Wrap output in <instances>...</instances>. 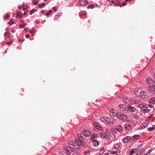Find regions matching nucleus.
Segmentation results:
<instances>
[{"label":"nucleus","instance_id":"nucleus-1","mask_svg":"<svg viewBox=\"0 0 155 155\" xmlns=\"http://www.w3.org/2000/svg\"><path fill=\"white\" fill-rule=\"evenodd\" d=\"M76 140V142L71 141L70 142L68 147L67 148L65 152L67 155H69L74 149L78 148V146L83 145L84 144L83 141L80 139H77Z\"/></svg>","mask_w":155,"mask_h":155},{"label":"nucleus","instance_id":"nucleus-2","mask_svg":"<svg viewBox=\"0 0 155 155\" xmlns=\"http://www.w3.org/2000/svg\"><path fill=\"white\" fill-rule=\"evenodd\" d=\"M147 84H149V83H150L152 85H149V91L153 94L155 93V81H154L152 80L151 79H147Z\"/></svg>","mask_w":155,"mask_h":155},{"label":"nucleus","instance_id":"nucleus-3","mask_svg":"<svg viewBox=\"0 0 155 155\" xmlns=\"http://www.w3.org/2000/svg\"><path fill=\"white\" fill-rule=\"evenodd\" d=\"M100 120L106 124H111V120L110 119L106 117H101L100 119Z\"/></svg>","mask_w":155,"mask_h":155},{"label":"nucleus","instance_id":"nucleus-4","mask_svg":"<svg viewBox=\"0 0 155 155\" xmlns=\"http://www.w3.org/2000/svg\"><path fill=\"white\" fill-rule=\"evenodd\" d=\"M112 115L114 116H116L118 119L120 120H125L126 118L125 115L122 114L120 113L116 114H115V115L113 114H112Z\"/></svg>","mask_w":155,"mask_h":155},{"label":"nucleus","instance_id":"nucleus-5","mask_svg":"<svg viewBox=\"0 0 155 155\" xmlns=\"http://www.w3.org/2000/svg\"><path fill=\"white\" fill-rule=\"evenodd\" d=\"M101 137L103 139H107L109 138L108 135L105 132H102L100 134Z\"/></svg>","mask_w":155,"mask_h":155},{"label":"nucleus","instance_id":"nucleus-6","mask_svg":"<svg viewBox=\"0 0 155 155\" xmlns=\"http://www.w3.org/2000/svg\"><path fill=\"white\" fill-rule=\"evenodd\" d=\"M115 130L117 132L121 133L123 131L122 126L121 125H118L116 127Z\"/></svg>","mask_w":155,"mask_h":155},{"label":"nucleus","instance_id":"nucleus-7","mask_svg":"<svg viewBox=\"0 0 155 155\" xmlns=\"http://www.w3.org/2000/svg\"><path fill=\"white\" fill-rule=\"evenodd\" d=\"M133 139H131V138L129 136H127L123 138L122 140L125 143H127L130 140H133Z\"/></svg>","mask_w":155,"mask_h":155},{"label":"nucleus","instance_id":"nucleus-8","mask_svg":"<svg viewBox=\"0 0 155 155\" xmlns=\"http://www.w3.org/2000/svg\"><path fill=\"white\" fill-rule=\"evenodd\" d=\"M81 6H84L87 4V1L86 0H81L79 2Z\"/></svg>","mask_w":155,"mask_h":155},{"label":"nucleus","instance_id":"nucleus-9","mask_svg":"<svg viewBox=\"0 0 155 155\" xmlns=\"http://www.w3.org/2000/svg\"><path fill=\"white\" fill-rule=\"evenodd\" d=\"M93 125L97 130H102V127L100 125H99L96 122H94L93 123Z\"/></svg>","mask_w":155,"mask_h":155},{"label":"nucleus","instance_id":"nucleus-10","mask_svg":"<svg viewBox=\"0 0 155 155\" xmlns=\"http://www.w3.org/2000/svg\"><path fill=\"white\" fill-rule=\"evenodd\" d=\"M83 135L85 137H89L91 134L90 132L88 130H85L83 132Z\"/></svg>","mask_w":155,"mask_h":155},{"label":"nucleus","instance_id":"nucleus-11","mask_svg":"<svg viewBox=\"0 0 155 155\" xmlns=\"http://www.w3.org/2000/svg\"><path fill=\"white\" fill-rule=\"evenodd\" d=\"M127 109L131 112H134L136 110V109L135 107H133L131 106H129L127 107Z\"/></svg>","mask_w":155,"mask_h":155},{"label":"nucleus","instance_id":"nucleus-12","mask_svg":"<svg viewBox=\"0 0 155 155\" xmlns=\"http://www.w3.org/2000/svg\"><path fill=\"white\" fill-rule=\"evenodd\" d=\"M136 91H135V94L137 96H142L144 94V92L143 91H141L140 90H139L138 93H137V92L136 93Z\"/></svg>","mask_w":155,"mask_h":155},{"label":"nucleus","instance_id":"nucleus-13","mask_svg":"<svg viewBox=\"0 0 155 155\" xmlns=\"http://www.w3.org/2000/svg\"><path fill=\"white\" fill-rule=\"evenodd\" d=\"M148 103L152 104H155V97H153L149 101Z\"/></svg>","mask_w":155,"mask_h":155},{"label":"nucleus","instance_id":"nucleus-14","mask_svg":"<svg viewBox=\"0 0 155 155\" xmlns=\"http://www.w3.org/2000/svg\"><path fill=\"white\" fill-rule=\"evenodd\" d=\"M123 101L124 103L129 104L130 98L124 97L123 99Z\"/></svg>","mask_w":155,"mask_h":155},{"label":"nucleus","instance_id":"nucleus-15","mask_svg":"<svg viewBox=\"0 0 155 155\" xmlns=\"http://www.w3.org/2000/svg\"><path fill=\"white\" fill-rule=\"evenodd\" d=\"M124 128L125 130H129L130 128V125L127 124H125L124 125Z\"/></svg>","mask_w":155,"mask_h":155},{"label":"nucleus","instance_id":"nucleus-16","mask_svg":"<svg viewBox=\"0 0 155 155\" xmlns=\"http://www.w3.org/2000/svg\"><path fill=\"white\" fill-rule=\"evenodd\" d=\"M130 101L129 104L134 105L136 104V101L130 98Z\"/></svg>","mask_w":155,"mask_h":155},{"label":"nucleus","instance_id":"nucleus-17","mask_svg":"<svg viewBox=\"0 0 155 155\" xmlns=\"http://www.w3.org/2000/svg\"><path fill=\"white\" fill-rule=\"evenodd\" d=\"M92 142L93 145L95 147H97L99 144L98 142L96 140H93Z\"/></svg>","mask_w":155,"mask_h":155},{"label":"nucleus","instance_id":"nucleus-18","mask_svg":"<svg viewBox=\"0 0 155 155\" xmlns=\"http://www.w3.org/2000/svg\"><path fill=\"white\" fill-rule=\"evenodd\" d=\"M120 146V144L119 143H115L114 145V148L115 149H118Z\"/></svg>","mask_w":155,"mask_h":155},{"label":"nucleus","instance_id":"nucleus-19","mask_svg":"<svg viewBox=\"0 0 155 155\" xmlns=\"http://www.w3.org/2000/svg\"><path fill=\"white\" fill-rule=\"evenodd\" d=\"M138 107L141 109H143L144 108H146V106L144 105L141 104H139L138 106Z\"/></svg>","mask_w":155,"mask_h":155},{"label":"nucleus","instance_id":"nucleus-20","mask_svg":"<svg viewBox=\"0 0 155 155\" xmlns=\"http://www.w3.org/2000/svg\"><path fill=\"white\" fill-rule=\"evenodd\" d=\"M155 129V125L153 126L152 127L148 128L147 130L148 131H152Z\"/></svg>","mask_w":155,"mask_h":155},{"label":"nucleus","instance_id":"nucleus-21","mask_svg":"<svg viewBox=\"0 0 155 155\" xmlns=\"http://www.w3.org/2000/svg\"><path fill=\"white\" fill-rule=\"evenodd\" d=\"M90 154V151L89 150H87L84 152V154L85 155H89Z\"/></svg>","mask_w":155,"mask_h":155},{"label":"nucleus","instance_id":"nucleus-22","mask_svg":"<svg viewBox=\"0 0 155 155\" xmlns=\"http://www.w3.org/2000/svg\"><path fill=\"white\" fill-rule=\"evenodd\" d=\"M4 36H6L8 38H9L10 35H11V34L9 32H5L4 34Z\"/></svg>","mask_w":155,"mask_h":155},{"label":"nucleus","instance_id":"nucleus-23","mask_svg":"<svg viewBox=\"0 0 155 155\" xmlns=\"http://www.w3.org/2000/svg\"><path fill=\"white\" fill-rule=\"evenodd\" d=\"M139 137L140 136L139 135L136 134L133 136L132 138L134 139H139Z\"/></svg>","mask_w":155,"mask_h":155},{"label":"nucleus","instance_id":"nucleus-24","mask_svg":"<svg viewBox=\"0 0 155 155\" xmlns=\"http://www.w3.org/2000/svg\"><path fill=\"white\" fill-rule=\"evenodd\" d=\"M45 5L44 3H43L42 4H39L38 5V6L39 8H42L45 6Z\"/></svg>","mask_w":155,"mask_h":155},{"label":"nucleus","instance_id":"nucleus-25","mask_svg":"<svg viewBox=\"0 0 155 155\" xmlns=\"http://www.w3.org/2000/svg\"><path fill=\"white\" fill-rule=\"evenodd\" d=\"M37 11V10L36 9H32L31 10L30 12V15H31L33 13H34L35 12H36Z\"/></svg>","mask_w":155,"mask_h":155},{"label":"nucleus","instance_id":"nucleus-26","mask_svg":"<svg viewBox=\"0 0 155 155\" xmlns=\"http://www.w3.org/2000/svg\"><path fill=\"white\" fill-rule=\"evenodd\" d=\"M97 137V136L95 135L94 134H92L91 137V140H95L94 139L95 138Z\"/></svg>","mask_w":155,"mask_h":155},{"label":"nucleus","instance_id":"nucleus-27","mask_svg":"<svg viewBox=\"0 0 155 155\" xmlns=\"http://www.w3.org/2000/svg\"><path fill=\"white\" fill-rule=\"evenodd\" d=\"M143 109L144 113H147L149 111V109L146 106V108H144Z\"/></svg>","mask_w":155,"mask_h":155},{"label":"nucleus","instance_id":"nucleus-28","mask_svg":"<svg viewBox=\"0 0 155 155\" xmlns=\"http://www.w3.org/2000/svg\"><path fill=\"white\" fill-rule=\"evenodd\" d=\"M149 123H145V125H143V127H142V129H144L147 127L149 125Z\"/></svg>","mask_w":155,"mask_h":155},{"label":"nucleus","instance_id":"nucleus-29","mask_svg":"<svg viewBox=\"0 0 155 155\" xmlns=\"http://www.w3.org/2000/svg\"><path fill=\"white\" fill-rule=\"evenodd\" d=\"M134 149H132L130 151L129 153L130 155H132L134 153Z\"/></svg>","mask_w":155,"mask_h":155},{"label":"nucleus","instance_id":"nucleus-30","mask_svg":"<svg viewBox=\"0 0 155 155\" xmlns=\"http://www.w3.org/2000/svg\"><path fill=\"white\" fill-rule=\"evenodd\" d=\"M123 107V105L121 104H120L118 106V108L119 109L121 110Z\"/></svg>","mask_w":155,"mask_h":155},{"label":"nucleus","instance_id":"nucleus-31","mask_svg":"<svg viewBox=\"0 0 155 155\" xmlns=\"http://www.w3.org/2000/svg\"><path fill=\"white\" fill-rule=\"evenodd\" d=\"M38 0H34L32 1L33 4L34 5H36L38 3Z\"/></svg>","mask_w":155,"mask_h":155},{"label":"nucleus","instance_id":"nucleus-32","mask_svg":"<svg viewBox=\"0 0 155 155\" xmlns=\"http://www.w3.org/2000/svg\"><path fill=\"white\" fill-rule=\"evenodd\" d=\"M117 151H111V153L112 154H116L117 155H118L117 153Z\"/></svg>","mask_w":155,"mask_h":155},{"label":"nucleus","instance_id":"nucleus-33","mask_svg":"<svg viewBox=\"0 0 155 155\" xmlns=\"http://www.w3.org/2000/svg\"><path fill=\"white\" fill-rule=\"evenodd\" d=\"M29 31L31 33H32L35 32V30L33 28H32L30 30H29Z\"/></svg>","mask_w":155,"mask_h":155},{"label":"nucleus","instance_id":"nucleus-34","mask_svg":"<svg viewBox=\"0 0 155 155\" xmlns=\"http://www.w3.org/2000/svg\"><path fill=\"white\" fill-rule=\"evenodd\" d=\"M8 23L10 25H11L14 23L13 21H12V19H11L10 21L8 22Z\"/></svg>","mask_w":155,"mask_h":155},{"label":"nucleus","instance_id":"nucleus-35","mask_svg":"<svg viewBox=\"0 0 155 155\" xmlns=\"http://www.w3.org/2000/svg\"><path fill=\"white\" fill-rule=\"evenodd\" d=\"M94 8V6L93 5H88V6H87V8L88 9H89V8H92V9Z\"/></svg>","mask_w":155,"mask_h":155},{"label":"nucleus","instance_id":"nucleus-36","mask_svg":"<svg viewBox=\"0 0 155 155\" xmlns=\"http://www.w3.org/2000/svg\"><path fill=\"white\" fill-rule=\"evenodd\" d=\"M26 25L25 23H23L22 25L21 24H20L19 25V27H20L24 28Z\"/></svg>","mask_w":155,"mask_h":155},{"label":"nucleus","instance_id":"nucleus-37","mask_svg":"<svg viewBox=\"0 0 155 155\" xmlns=\"http://www.w3.org/2000/svg\"><path fill=\"white\" fill-rule=\"evenodd\" d=\"M16 14L17 17H20V18L21 17V16L20 15V13L19 12H17Z\"/></svg>","mask_w":155,"mask_h":155},{"label":"nucleus","instance_id":"nucleus-38","mask_svg":"<svg viewBox=\"0 0 155 155\" xmlns=\"http://www.w3.org/2000/svg\"><path fill=\"white\" fill-rule=\"evenodd\" d=\"M152 150H151V149L150 150H149L147 152V153L144 154V155H147L148 154L152 152Z\"/></svg>","mask_w":155,"mask_h":155},{"label":"nucleus","instance_id":"nucleus-39","mask_svg":"<svg viewBox=\"0 0 155 155\" xmlns=\"http://www.w3.org/2000/svg\"><path fill=\"white\" fill-rule=\"evenodd\" d=\"M9 17V15H8V14H6L5 17V19H7Z\"/></svg>","mask_w":155,"mask_h":155},{"label":"nucleus","instance_id":"nucleus-40","mask_svg":"<svg viewBox=\"0 0 155 155\" xmlns=\"http://www.w3.org/2000/svg\"><path fill=\"white\" fill-rule=\"evenodd\" d=\"M52 9L55 12H56L57 11V8L55 7H53L52 8Z\"/></svg>","mask_w":155,"mask_h":155},{"label":"nucleus","instance_id":"nucleus-41","mask_svg":"<svg viewBox=\"0 0 155 155\" xmlns=\"http://www.w3.org/2000/svg\"><path fill=\"white\" fill-rule=\"evenodd\" d=\"M18 40L19 42H23L24 41L23 40H21L20 38H18Z\"/></svg>","mask_w":155,"mask_h":155},{"label":"nucleus","instance_id":"nucleus-42","mask_svg":"<svg viewBox=\"0 0 155 155\" xmlns=\"http://www.w3.org/2000/svg\"><path fill=\"white\" fill-rule=\"evenodd\" d=\"M148 107L150 108H152L153 107V106L151 104H149L148 105Z\"/></svg>","mask_w":155,"mask_h":155},{"label":"nucleus","instance_id":"nucleus-43","mask_svg":"<svg viewBox=\"0 0 155 155\" xmlns=\"http://www.w3.org/2000/svg\"><path fill=\"white\" fill-rule=\"evenodd\" d=\"M25 37L26 38H29V36L28 35H25Z\"/></svg>","mask_w":155,"mask_h":155},{"label":"nucleus","instance_id":"nucleus-44","mask_svg":"<svg viewBox=\"0 0 155 155\" xmlns=\"http://www.w3.org/2000/svg\"><path fill=\"white\" fill-rule=\"evenodd\" d=\"M108 154H109L108 153H104V154L103 153L102 155H108Z\"/></svg>","mask_w":155,"mask_h":155},{"label":"nucleus","instance_id":"nucleus-45","mask_svg":"<svg viewBox=\"0 0 155 155\" xmlns=\"http://www.w3.org/2000/svg\"><path fill=\"white\" fill-rule=\"evenodd\" d=\"M49 13L48 12H47L46 13L45 15L47 16L49 15Z\"/></svg>","mask_w":155,"mask_h":155},{"label":"nucleus","instance_id":"nucleus-46","mask_svg":"<svg viewBox=\"0 0 155 155\" xmlns=\"http://www.w3.org/2000/svg\"><path fill=\"white\" fill-rule=\"evenodd\" d=\"M6 43L7 44V45H10L11 44V42H6Z\"/></svg>","mask_w":155,"mask_h":155},{"label":"nucleus","instance_id":"nucleus-47","mask_svg":"<svg viewBox=\"0 0 155 155\" xmlns=\"http://www.w3.org/2000/svg\"><path fill=\"white\" fill-rule=\"evenodd\" d=\"M59 17V15H55V19H57Z\"/></svg>","mask_w":155,"mask_h":155},{"label":"nucleus","instance_id":"nucleus-48","mask_svg":"<svg viewBox=\"0 0 155 155\" xmlns=\"http://www.w3.org/2000/svg\"><path fill=\"white\" fill-rule=\"evenodd\" d=\"M24 30L26 32H27L28 31V29H27L26 28H25V29H24Z\"/></svg>","mask_w":155,"mask_h":155},{"label":"nucleus","instance_id":"nucleus-49","mask_svg":"<svg viewBox=\"0 0 155 155\" xmlns=\"http://www.w3.org/2000/svg\"><path fill=\"white\" fill-rule=\"evenodd\" d=\"M139 90H140V89H138V90H135V91H134V92L135 91H136V93L137 92V93H138V91Z\"/></svg>","mask_w":155,"mask_h":155},{"label":"nucleus","instance_id":"nucleus-50","mask_svg":"<svg viewBox=\"0 0 155 155\" xmlns=\"http://www.w3.org/2000/svg\"><path fill=\"white\" fill-rule=\"evenodd\" d=\"M22 7H23V6H22V5L20 6L19 7V9H21Z\"/></svg>","mask_w":155,"mask_h":155},{"label":"nucleus","instance_id":"nucleus-51","mask_svg":"<svg viewBox=\"0 0 155 155\" xmlns=\"http://www.w3.org/2000/svg\"><path fill=\"white\" fill-rule=\"evenodd\" d=\"M100 154H101L102 153H103V150H100Z\"/></svg>","mask_w":155,"mask_h":155},{"label":"nucleus","instance_id":"nucleus-52","mask_svg":"<svg viewBox=\"0 0 155 155\" xmlns=\"http://www.w3.org/2000/svg\"><path fill=\"white\" fill-rule=\"evenodd\" d=\"M26 9H27V8H23V11L25 10Z\"/></svg>","mask_w":155,"mask_h":155},{"label":"nucleus","instance_id":"nucleus-53","mask_svg":"<svg viewBox=\"0 0 155 155\" xmlns=\"http://www.w3.org/2000/svg\"><path fill=\"white\" fill-rule=\"evenodd\" d=\"M52 12V11L51 10H50L48 11V12L50 13H51Z\"/></svg>","mask_w":155,"mask_h":155},{"label":"nucleus","instance_id":"nucleus-54","mask_svg":"<svg viewBox=\"0 0 155 155\" xmlns=\"http://www.w3.org/2000/svg\"><path fill=\"white\" fill-rule=\"evenodd\" d=\"M126 4V3L125 2H124L123 3V6H124Z\"/></svg>","mask_w":155,"mask_h":155},{"label":"nucleus","instance_id":"nucleus-55","mask_svg":"<svg viewBox=\"0 0 155 155\" xmlns=\"http://www.w3.org/2000/svg\"><path fill=\"white\" fill-rule=\"evenodd\" d=\"M41 13H43V14H44V13H45V12H44V11H43V10H42V11H41Z\"/></svg>","mask_w":155,"mask_h":155},{"label":"nucleus","instance_id":"nucleus-56","mask_svg":"<svg viewBox=\"0 0 155 155\" xmlns=\"http://www.w3.org/2000/svg\"><path fill=\"white\" fill-rule=\"evenodd\" d=\"M110 2H111L112 3H114V0H111Z\"/></svg>","mask_w":155,"mask_h":155},{"label":"nucleus","instance_id":"nucleus-57","mask_svg":"<svg viewBox=\"0 0 155 155\" xmlns=\"http://www.w3.org/2000/svg\"><path fill=\"white\" fill-rule=\"evenodd\" d=\"M12 32L13 33L14 32H15V31L14 30H12Z\"/></svg>","mask_w":155,"mask_h":155},{"label":"nucleus","instance_id":"nucleus-58","mask_svg":"<svg viewBox=\"0 0 155 155\" xmlns=\"http://www.w3.org/2000/svg\"><path fill=\"white\" fill-rule=\"evenodd\" d=\"M7 49H6L5 51V53H6L7 52Z\"/></svg>","mask_w":155,"mask_h":155},{"label":"nucleus","instance_id":"nucleus-59","mask_svg":"<svg viewBox=\"0 0 155 155\" xmlns=\"http://www.w3.org/2000/svg\"><path fill=\"white\" fill-rule=\"evenodd\" d=\"M22 5L23 6V7L24 6V3H23V5Z\"/></svg>","mask_w":155,"mask_h":155},{"label":"nucleus","instance_id":"nucleus-60","mask_svg":"<svg viewBox=\"0 0 155 155\" xmlns=\"http://www.w3.org/2000/svg\"><path fill=\"white\" fill-rule=\"evenodd\" d=\"M24 15H26V12H25L24 13Z\"/></svg>","mask_w":155,"mask_h":155},{"label":"nucleus","instance_id":"nucleus-61","mask_svg":"<svg viewBox=\"0 0 155 155\" xmlns=\"http://www.w3.org/2000/svg\"><path fill=\"white\" fill-rule=\"evenodd\" d=\"M48 0H44V2H47Z\"/></svg>","mask_w":155,"mask_h":155},{"label":"nucleus","instance_id":"nucleus-62","mask_svg":"<svg viewBox=\"0 0 155 155\" xmlns=\"http://www.w3.org/2000/svg\"><path fill=\"white\" fill-rule=\"evenodd\" d=\"M154 78H155V73H154Z\"/></svg>","mask_w":155,"mask_h":155},{"label":"nucleus","instance_id":"nucleus-63","mask_svg":"<svg viewBox=\"0 0 155 155\" xmlns=\"http://www.w3.org/2000/svg\"><path fill=\"white\" fill-rule=\"evenodd\" d=\"M8 29V28H6V30H7Z\"/></svg>","mask_w":155,"mask_h":155},{"label":"nucleus","instance_id":"nucleus-64","mask_svg":"<svg viewBox=\"0 0 155 155\" xmlns=\"http://www.w3.org/2000/svg\"><path fill=\"white\" fill-rule=\"evenodd\" d=\"M115 5L116 6H117V4H115Z\"/></svg>","mask_w":155,"mask_h":155}]
</instances>
